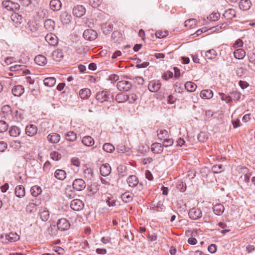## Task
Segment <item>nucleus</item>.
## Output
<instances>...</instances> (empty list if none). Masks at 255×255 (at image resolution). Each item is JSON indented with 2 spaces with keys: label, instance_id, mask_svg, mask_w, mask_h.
<instances>
[{
  "label": "nucleus",
  "instance_id": "60",
  "mask_svg": "<svg viewBox=\"0 0 255 255\" xmlns=\"http://www.w3.org/2000/svg\"><path fill=\"white\" fill-rule=\"evenodd\" d=\"M219 14L217 13L211 14L208 18L211 21H216L219 18Z\"/></svg>",
  "mask_w": 255,
  "mask_h": 255
},
{
  "label": "nucleus",
  "instance_id": "28",
  "mask_svg": "<svg viewBox=\"0 0 255 255\" xmlns=\"http://www.w3.org/2000/svg\"><path fill=\"white\" fill-rule=\"evenodd\" d=\"M21 132L20 129L16 126H12L11 127L9 133L11 136L17 137L20 135Z\"/></svg>",
  "mask_w": 255,
  "mask_h": 255
},
{
  "label": "nucleus",
  "instance_id": "7",
  "mask_svg": "<svg viewBox=\"0 0 255 255\" xmlns=\"http://www.w3.org/2000/svg\"><path fill=\"white\" fill-rule=\"evenodd\" d=\"M70 223L69 221L65 218L59 219L57 224V228L61 231L68 230L70 227Z\"/></svg>",
  "mask_w": 255,
  "mask_h": 255
},
{
  "label": "nucleus",
  "instance_id": "21",
  "mask_svg": "<svg viewBox=\"0 0 255 255\" xmlns=\"http://www.w3.org/2000/svg\"><path fill=\"white\" fill-rule=\"evenodd\" d=\"M213 210L216 215L220 216L224 213L225 207L223 205L218 204L213 206Z\"/></svg>",
  "mask_w": 255,
  "mask_h": 255
},
{
  "label": "nucleus",
  "instance_id": "58",
  "mask_svg": "<svg viewBox=\"0 0 255 255\" xmlns=\"http://www.w3.org/2000/svg\"><path fill=\"white\" fill-rule=\"evenodd\" d=\"M208 250L211 254L215 253L217 250V248H216V245L211 244V245H210L208 247Z\"/></svg>",
  "mask_w": 255,
  "mask_h": 255
},
{
  "label": "nucleus",
  "instance_id": "31",
  "mask_svg": "<svg viewBox=\"0 0 255 255\" xmlns=\"http://www.w3.org/2000/svg\"><path fill=\"white\" fill-rule=\"evenodd\" d=\"M200 96L202 98L210 99L213 97V93L210 90H204L201 92Z\"/></svg>",
  "mask_w": 255,
  "mask_h": 255
},
{
  "label": "nucleus",
  "instance_id": "54",
  "mask_svg": "<svg viewBox=\"0 0 255 255\" xmlns=\"http://www.w3.org/2000/svg\"><path fill=\"white\" fill-rule=\"evenodd\" d=\"M246 70L243 68V67H238L236 69V73L237 75L241 77L245 73Z\"/></svg>",
  "mask_w": 255,
  "mask_h": 255
},
{
  "label": "nucleus",
  "instance_id": "47",
  "mask_svg": "<svg viewBox=\"0 0 255 255\" xmlns=\"http://www.w3.org/2000/svg\"><path fill=\"white\" fill-rule=\"evenodd\" d=\"M223 166L222 164H219V165H214L212 168V170L213 172L215 173H219L223 171Z\"/></svg>",
  "mask_w": 255,
  "mask_h": 255
},
{
  "label": "nucleus",
  "instance_id": "59",
  "mask_svg": "<svg viewBox=\"0 0 255 255\" xmlns=\"http://www.w3.org/2000/svg\"><path fill=\"white\" fill-rule=\"evenodd\" d=\"M251 175L252 174L249 171L246 173L244 175L243 180L246 183H249Z\"/></svg>",
  "mask_w": 255,
  "mask_h": 255
},
{
  "label": "nucleus",
  "instance_id": "55",
  "mask_svg": "<svg viewBox=\"0 0 255 255\" xmlns=\"http://www.w3.org/2000/svg\"><path fill=\"white\" fill-rule=\"evenodd\" d=\"M198 138L200 141L204 142L208 139V137L206 136L205 133L201 132L199 134Z\"/></svg>",
  "mask_w": 255,
  "mask_h": 255
},
{
  "label": "nucleus",
  "instance_id": "56",
  "mask_svg": "<svg viewBox=\"0 0 255 255\" xmlns=\"http://www.w3.org/2000/svg\"><path fill=\"white\" fill-rule=\"evenodd\" d=\"M243 45V41L240 39H238V40H237L236 41L235 43L234 44L233 47L235 48H237L242 47Z\"/></svg>",
  "mask_w": 255,
  "mask_h": 255
},
{
  "label": "nucleus",
  "instance_id": "23",
  "mask_svg": "<svg viewBox=\"0 0 255 255\" xmlns=\"http://www.w3.org/2000/svg\"><path fill=\"white\" fill-rule=\"evenodd\" d=\"M35 62L38 65L43 66L47 63L46 57L42 55H38L34 58Z\"/></svg>",
  "mask_w": 255,
  "mask_h": 255
},
{
  "label": "nucleus",
  "instance_id": "14",
  "mask_svg": "<svg viewBox=\"0 0 255 255\" xmlns=\"http://www.w3.org/2000/svg\"><path fill=\"white\" fill-rule=\"evenodd\" d=\"M63 52L62 50L59 49L54 51L51 55L52 59L56 62L60 61L63 59Z\"/></svg>",
  "mask_w": 255,
  "mask_h": 255
},
{
  "label": "nucleus",
  "instance_id": "52",
  "mask_svg": "<svg viewBox=\"0 0 255 255\" xmlns=\"http://www.w3.org/2000/svg\"><path fill=\"white\" fill-rule=\"evenodd\" d=\"M50 156L51 158L55 161H58L61 158V154L56 151H53L51 152Z\"/></svg>",
  "mask_w": 255,
  "mask_h": 255
},
{
  "label": "nucleus",
  "instance_id": "4",
  "mask_svg": "<svg viewBox=\"0 0 255 255\" xmlns=\"http://www.w3.org/2000/svg\"><path fill=\"white\" fill-rule=\"evenodd\" d=\"M70 207L73 210L79 211L84 208V204L82 200L76 199L71 202Z\"/></svg>",
  "mask_w": 255,
  "mask_h": 255
},
{
  "label": "nucleus",
  "instance_id": "22",
  "mask_svg": "<svg viewBox=\"0 0 255 255\" xmlns=\"http://www.w3.org/2000/svg\"><path fill=\"white\" fill-rule=\"evenodd\" d=\"M50 6L54 11H57L60 9L62 3L59 0H51L50 2Z\"/></svg>",
  "mask_w": 255,
  "mask_h": 255
},
{
  "label": "nucleus",
  "instance_id": "5",
  "mask_svg": "<svg viewBox=\"0 0 255 255\" xmlns=\"http://www.w3.org/2000/svg\"><path fill=\"white\" fill-rule=\"evenodd\" d=\"M83 36L86 40L92 41L97 38V33L93 29H88L84 31Z\"/></svg>",
  "mask_w": 255,
  "mask_h": 255
},
{
  "label": "nucleus",
  "instance_id": "41",
  "mask_svg": "<svg viewBox=\"0 0 255 255\" xmlns=\"http://www.w3.org/2000/svg\"><path fill=\"white\" fill-rule=\"evenodd\" d=\"M103 150L109 153H112L115 150V147L110 143H106L103 145Z\"/></svg>",
  "mask_w": 255,
  "mask_h": 255
},
{
  "label": "nucleus",
  "instance_id": "48",
  "mask_svg": "<svg viewBox=\"0 0 255 255\" xmlns=\"http://www.w3.org/2000/svg\"><path fill=\"white\" fill-rule=\"evenodd\" d=\"M106 203L110 207H113L115 205L116 200L112 197H111V195L106 198Z\"/></svg>",
  "mask_w": 255,
  "mask_h": 255
},
{
  "label": "nucleus",
  "instance_id": "9",
  "mask_svg": "<svg viewBox=\"0 0 255 255\" xmlns=\"http://www.w3.org/2000/svg\"><path fill=\"white\" fill-rule=\"evenodd\" d=\"M189 217L192 220H197L202 216V212L200 210L193 208L188 212Z\"/></svg>",
  "mask_w": 255,
  "mask_h": 255
},
{
  "label": "nucleus",
  "instance_id": "19",
  "mask_svg": "<svg viewBox=\"0 0 255 255\" xmlns=\"http://www.w3.org/2000/svg\"><path fill=\"white\" fill-rule=\"evenodd\" d=\"M112 38L115 43H120L123 40L122 34L118 31H114L112 34Z\"/></svg>",
  "mask_w": 255,
  "mask_h": 255
},
{
  "label": "nucleus",
  "instance_id": "3",
  "mask_svg": "<svg viewBox=\"0 0 255 255\" xmlns=\"http://www.w3.org/2000/svg\"><path fill=\"white\" fill-rule=\"evenodd\" d=\"M117 86L120 91L127 92L131 88L132 84L128 81L123 80L118 82Z\"/></svg>",
  "mask_w": 255,
  "mask_h": 255
},
{
  "label": "nucleus",
  "instance_id": "57",
  "mask_svg": "<svg viewBox=\"0 0 255 255\" xmlns=\"http://www.w3.org/2000/svg\"><path fill=\"white\" fill-rule=\"evenodd\" d=\"M71 162L73 165L76 166V167H79L80 165V161L77 157L72 158L71 160Z\"/></svg>",
  "mask_w": 255,
  "mask_h": 255
},
{
  "label": "nucleus",
  "instance_id": "42",
  "mask_svg": "<svg viewBox=\"0 0 255 255\" xmlns=\"http://www.w3.org/2000/svg\"><path fill=\"white\" fill-rule=\"evenodd\" d=\"M116 100L118 103H123L127 101V96L123 93L118 94L116 95Z\"/></svg>",
  "mask_w": 255,
  "mask_h": 255
},
{
  "label": "nucleus",
  "instance_id": "29",
  "mask_svg": "<svg viewBox=\"0 0 255 255\" xmlns=\"http://www.w3.org/2000/svg\"><path fill=\"white\" fill-rule=\"evenodd\" d=\"M54 175L57 179L60 180H63L66 177L65 171L61 169L56 170L55 172Z\"/></svg>",
  "mask_w": 255,
  "mask_h": 255
},
{
  "label": "nucleus",
  "instance_id": "49",
  "mask_svg": "<svg viewBox=\"0 0 255 255\" xmlns=\"http://www.w3.org/2000/svg\"><path fill=\"white\" fill-rule=\"evenodd\" d=\"M8 128L7 124L3 121H0V132L5 131Z\"/></svg>",
  "mask_w": 255,
  "mask_h": 255
},
{
  "label": "nucleus",
  "instance_id": "36",
  "mask_svg": "<svg viewBox=\"0 0 255 255\" xmlns=\"http://www.w3.org/2000/svg\"><path fill=\"white\" fill-rule=\"evenodd\" d=\"M223 15L227 19H232L236 16V11L234 9L230 8L225 11Z\"/></svg>",
  "mask_w": 255,
  "mask_h": 255
},
{
  "label": "nucleus",
  "instance_id": "32",
  "mask_svg": "<svg viewBox=\"0 0 255 255\" xmlns=\"http://www.w3.org/2000/svg\"><path fill=\"white\" fill-rule=\"evenodd\" d=\"M122 200L125 203H128L132 200V195L129 192H126L121 195Z\"/></svg>",
  "mask_w": 255,
  "mask_h": 255
},
{
  "label": "nucleus",
  "instance_id": "44",
  "mask_svg": "<svg viewBox=\"0 0 255 255\" xmlns=\"http://www.w3.org/2000/svg\"><path fill=\"white\" fill-rule=\"evenodd\" d=\"M40 217L43 221H46L49 218V213L48 210H44L40 212Z\"/></svg>",
  "mask_w": 255,
  "mask_h": 255
},
{
  "label": "nucleus",
  "instance_id": "63",
  "mask_svg": "<svg viewBox=\"0 0 255 255\" xmlns=\"http://www.w3.org/2000/svg\"><path fill=\"white\" fill-rule=\"evenodd\" d=\"M152 161H153V159L150 157L144 158L142 159V162L144 165H146L147 164L150 163Z\"/></svg>",
  "mask_w": 255,
  "mask_h": 255
},
{
  "label": "nucleus",
  "instance_id": "26",
  "mask_svg": "<svg viewBox=\"0 0 255 255\" xmlns=\"http://www.w3.org/2000/svg\"><path fill=\"white\" fill-rule=\"evenodd\" d=\"M54 21L51 19H46L44 23V26L45 29L50 31L54 30Z\"/></svg>",
  "mask_w": 255,
  "mask_h": 255
},
{
  "label": "nucleus",
  "instance_id": "30",
  "mask_svg": "<svg viewBox=\"0 0 255 255\" xmlns=\"http://www.w3.org/2000/svg\"><path fill=\"white\" fill-rule=\"evenodd\" d=\"M217 56V52L213 49H210L205 52V57L207 59L212 60L215 59Z\"/></svg>",
  "mask_w": 255,
  "mask_h": 255
},
{
  "label": "nucleus",
  "instance_id": "15",
  "mask_svg": "<svg viewBox=\"0 0 255 255\" xmlns=\"http://www.w3.org/2000/svg\"><path fill=\"white\" fill-rule=\"evenodd\" d=\"M47 140L52 143H57L60 140V136L57 133H51L47 136Z\"/></svg>",
  "mask_w": 255,
  "mask_h": 255
},
{
  "label": "nucleus",
  "instance_id": "61",
  "mask_svg": "<svg viewBox=\"0 0 255 255\" xmlns=\"http://www.w3.org/2000/svg\"><path fill=\"white\" fill-rule=\"evenodd\" d=\"M7 147V144L4 141H0V151L3 152Z\"/></svg>",
  "mask_w": 255,
  "mask_h": 255
},
{
  "label": "nucleus",
  "instance_id": "6",
  "mask_svg": "<svg viewBox=\"0 0 255 255\" xmlns=\"http://www.w3.org/2000/svg\"><path fill=\"white\" fill-rule=\"evenodd\" d=\"M109 96L110 94L107 91H102L97 93L96 98L98 102L102 103L109 100Z\"/></svg>",
  "mask_w": 255,
  "mask_h": 255
},
{
  "label": "nucleus",
  "instance_id": "8",
  "mask_svg": "<svg viewBox=\"0 0 255 255\" xmlns=\"http://www.w3.org/2000/svg\"><path fill=\"white\" fill-rule=\"evenodd\" d=\"M86 12V8L83 5H77L73 9V14L77 17L82 16Z\"/></svg>",
  "mask_w": 255,
  "mask_h": 255
},
{
  "label": "nucleus",
  "instance_id": "43",
  "mask_svg": "<svg viewBox=\"0 0 255 255\" xmlns=\"http://www.w3.org/2000/svg\"><path fill=\"white\" fill-rule=\"evenodd\" d=\"M12 20L16 22L21 23L22 22L23 17L21 15L17 13H14L11 15Z\"/></svg>",
  "mask_w": 255,
  "mask_h": 255
},
{
  "label": "nucleus",
  "instance_id": "16",
  "mask_svg": "<svg viewBox=\"0 0 255 255\" xmlns=\"http://www.w3.org/2000/svg\"><path fill=\"white\" fill-rule=\"evenodd\" d=\"M24 92V88L21 85L15 86L12 89V93L14 96L19 97Z\"/></svg>",
  "mask_w": 255,
  "mask_h": 255
},
{
  "label": "nucleus",
  "instance_id": "51",
  "mask_svg": "<svg viewBox=\"0 0 255 255\" xmlns=\"http://www.w3.org/2000/svg\"><path fill=\"white\" fill-rule=\"evenodd\" d=\"M220 96L221 97V100L225 101L227 103H229L232 102L230 95H226L224 93H219Z\"/></svg>",
  "mask_w": 255,
  "mask_h": 255
},
{
  "label": "nucleus",
  "instance_id": "53",
  "mask_svg": "<svg viewBox=\"0 0 255 255\" xmlns=\"http://www.w3.org/2000/svg\"><path fill=\"white\" fill-rule=\"evenodd\" d=\"M173 143V140L171 138L164 139L162 145L165 147L171 146Z\"/></svg>",
  "mask_w": 255,
  "mask_h": 255
},
{
  "label": "nucleus",
  "instance_id": "39",
  "mask_svg": "<svg viewBox=\"0 0 255 255\" xmlns=\"http://www.w3.org/2000/svg\"><path fill=\"white\" fill-rule=\"evenodd\" d=\"M158 138L160 139H163L168 135V131L164 129L160 128L157 130Z\"/></svg>",
  "mask_w": 255,
  "mask_h": 255
},
{
  "label": "nucleus",
  "instance_id": "40",
  "mask_svg": "<svg viewBox=\"0 0 255 255\" xmlns=\"http://www.w3.org/2000/svg\"><path fill=\"white\" fill-rule=\"evenodd\" d=\"M66 140L70 141H74L77 138V134L74 131H70L66 133Z\"/></svg>",
  "mask_w": 255,
  "mask_h": 255
},
{
  "label": "nucleus",
  "instance_id": "25",
  "mask_svg": "<svg viewBox=\"0 0 255 255\" xmlns=\"http://www.w3.org/2000/svg\"><path fill=\"white\" fill-rule=\"evenodd\" d=\"M5 239L9 242H14L18 241L19 239V236L16 233H9L5 235Z\"/></svg>",
  "mask_w": 255,
  "mask_h": 255
},
{
  "label": "nucleus",
  "instance_id": "18",
  "mask_svg": "<svg viewBox=\"0 0 255 255\" xmlns=\"http://www.w3.org/2000/svg\"><path fill=\"white\" fill-rule=\"evenodd\" d=\"M252 3L250 0H241L239 3V7L243 10H247L251 6Z\"/></svg>",
  "mask_w": 255,
  "mask_h": 255
},
{
  "label": "nucleus",
  "instance_id": "27",
  "mask_svg": "<svg viewBox=\"0 0 255 255\" xmlns=\"http://www.w3.org/2000/svg\"><path fill=\"white\" fill-rule=\"evenodd\" d=\"M234 55L236 59H242L246 55V52L243 49L239 48L234 51Z\"/></svg>",
  "mask_w": 255,
  "mask_h": 255
},
{
  "label": "nucleus",
  "instance_id": "20",
  "mask_svg": "<svg viewBox=\"0 0 255 255\" xmlns=\"http://www.w3.org/2000/svg\"><path fill=\"white\" fill-rule=\"evenodd\" d=\"M127 182L130 187H134L137 185L138 179L135 175H130L128 177Z\"/></svg>",
  "mask_w": 255,
  "mask_h": 255
},
{
  "label": "nucleus",
  "instance_id": "46",
  "mask_svg": "<svg viewBox=\"0 0 255 255\" xmlns=\"http://www.w3.org/2000/svg\"><path fill=\"white\" fill-rule=\"evenodd\" d=\"M127 101L130 103H134L138 98V96L134 93L127 95Z\"/></svg>",
  "mask_w": 255,
  "mask_h": 255
},
{
  "label": "nucleus",
  "instance_id": "45",
  "mask_svg": "<svg viewBox=\"0 0 255 255\" xmlns=\"http://www.w3.org/2000/svg\"><path fill=\"white\" fill-rule=\"evenodd\" d=\"M37 210L36 207L33 203H29L26 207V211L29 213L35 212Z\"/></svg>",
  "mask_w": 255,
  "mask_h": 255
},
{
  "label": "nucleus",
  "instance_id": "17",
  "mask_svg": "<svg viewBox=\"0 0 255 255\" xmlns=\"http://www.w3.org/2000/svg\"><path fill=\"white\" fill-rule=\"evenodd\" d=\"M163 145L158 143H153L151 144V150L156 154L160 153L163 150Z\"/></svg>",
  "mask_w": 255,
  "mask_h": 255
},
{
  "label": "nucleus",
  "instance_id": "33",
  "mask_svg": "<svg viewBox=\"0 0 255 255\" xmlns=\"http://www.w3.org/2000/svg\"><path fill=\"white\" fill-rule=\"evenodd\" d=\"M43 82L45 86L51 87L55 84L56 79L54 77H47L45 78Z\"/></svg>",
  "mask_w": 255,
  "mask_h": 255
},
{
  "label": "nucleus",
  "instance_id": "37",
  "mask_svg": "<svg viewBox=\"0 0 255 255\" xmlns=\"http://www.w3.org/2000/svg\"><path fill=\"white\" fill-rule=\"evenodd\" d=\"M30 192L32 196L37 197L41 194L42 190L40 187L34 186L31 188Z\"/></svg>",
  "mask_w": 255,
  "mask_h": 255
},
{
  "label": "nucleus",
  "instance_id": "64",
  "mask_svg": "<svg viewBox=\"0 0 255 255\" xmlns=\"http://www.w3.org/2000/svg\"><path fill=\"white\" fill-rule=\"evenodd\" d=\"M249 61L250 63L255 65V53H252L250 54L249 56Z\"/></svg>",
  "mask_w": 255,
  "mask_h": 255
},
{
  "label": "nucleus",
  "instance_id": "11",
  "mask_svg": "<svg viewBox=\"0 0 255 255\" xmlns=\"http://www.w3.org/2000/svg\"><path fill=\"white\" fill-rule=\"evenodd\" d=\"M45 40L52 46H55L58 44L57 37L54 34L50 33L47 34L45 37Z\"/></svg>",
  "mask_w": 255,
  "mask_h": 255
},
{
  "label": "nucleus",
  "instance_id": "34",
  "mask_svg": "<svg viewBox=\"0 0 255 255\" xmlns=\"http://www.w3.org/2000/svg\"><path fill=\"white\" fill-rule=\"evenodd\" d=\"M82 143L86 146H92L94 144V139L90 136L84 137L82 140Z\"/></svg>",
  "mask_w": 255,
  "mask_h": 255
},
{
  "label": "nucleus",
  "instance_id": "10",
  "mask_svg": "<svg viewBox=\"0 0 255 255\" xmlns=\"http://www.w3.org/2000/svg\"><path fill=\"white\" fill-rule=\"evenodd\" d=\"M161 87V83L159 81H151L148 85V90L152 92L158 91Z\"/></svg>",
  "mask_w": 255,
  "mask_h": 255
},
{
  "label": "nucleus",
  "instance_id": "2",
  "mask_svg": "<svg viewBox=\"0 0 255 255\" xmlns=\"http://www.w3.org/2000/svg\"><path fill=\"white\" fill-rule=\"evenodd\" d=\"M74 189L80 191L84 190L86 186V183L84 180L81 178H78L74 180L72 184Z\"/></svg>",
  "mask_w": 255,
  "mask_h": 255
},
{
  "label": "nucleus",
  "instance_id": "24",
  "mask_svg": "<svg viewBox=\"0 0 255 255\" xmlns=\"http://www.w3.org/2000/svg\"><path fill=\"white\" fill-rule=\"evenodd\" d=\"M15 194L19 198H22L25 196V189L22 185H17L15 189Z\"/></svg>",
  "mask_w": 255,
  "mask_h": 255
},
{
  "label": "nucleus",
  "instance_id": "12",
  "mask_svg": "<svg viewBox=\"0 0 255 255\" xmlns=\"http://www.w3.org/2000/svg\"><path fill=\"white\" fill-rule=\"evenodd\" d=\"M100 173L103 176H108L111 172V167L108 163L103 164L100 167Z\"/></svg>",
  "mask_w": 255,
  "mask_h": 255
},
{
  "label": "nucleus",
  "instance_id": "13",
  "mask_svg": "<svg viewBox=\"0 0 255 255\" xmlns=\"http://www.w3.org/2000/svg\"><path fill=\"white\" fill-rule=\"evenodd\" d=\"M37 132V127L34 125H29L26 126L25 128L26 134L30 136L35 135Z\"/></svg>",
  "mask_w": 255,
  "mask_h": 255
},
{
  "label": "nucleus",
  "instance_id": "50",
  "mask_svg": "<svg viewBox=\"0 0 255 255\" xmlns=\"http://www.w3.org/2000/svg\"><path fill=\"white\" fill-rule=\"evenodd\" d=\"M230 97L232 101L233 100H239L241 97V94L237 91H234L231 93Z\"/></svg>",
  "mask_w": 255,
  "mask_h": 255
},
{
  "label": "nucleus",
  "instance_id": "62",
  "mask_svg": "<svg viewBox=\"0 0 255 255\" xmlns=\"http://www.w3.org/2000/svg\"><path fill=\"white\" fill-rule=\"evenodd\" d=\"M155 34H156V36L157 38H161L165 37L167 35V33L166 31L163 32V31H157Z\"/></svg>",
  "mask_w": 255,
  "mask_h": 255
},
{
  "label": "nucleus",
  "instance_id": "35",
  "mask_svg": "<svg viewBox=\"0 0 255 255\" xmlns=\"http://www.w3.org/2000/svg\"><path fill=\"white\" fill-rule=\"evenodd\" d=\"M91 91L89 89L85 88L80 90L79 96L82 99H86L90 97Z\"/></svg>",
  "mask_w": 255,
  "mask_h": 255
},
{
  "label": "nucleus",
  "instance_id": "1",
  "mask_svg": "<svg viewBox=\"0 0 255 255\" xmlns=\"http://www.w3.org/2000/svg\"><path fill=\"white\" fill-rule=\"evenodd\" d=\"M2 5L7 10L14 11L19 9L20 5L18 3L14 2L11 0H4L2 2Z\"/></svg>",
  "mask_w": 255,
  "mask_h": 255
},
{
  "label": "nucleus",
  "instance_id": "38",
  "mask_svg": "<svg viewBox=\"0 0 255 255\" xmlns=\"http://www.w3.org/2000/svg\"><path fill=\"white\" fill-rule=\"evenodd\" d=\"M185 88L189 92H194L197 88V85L192 82H187L185 84Z\"/></svg>",
  "mask_w": 255,
  "mask_h": 255
}]
</instances>
